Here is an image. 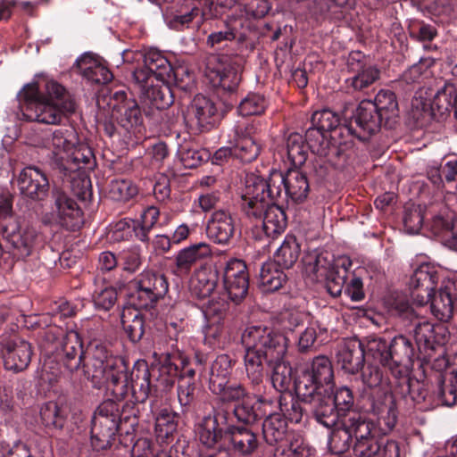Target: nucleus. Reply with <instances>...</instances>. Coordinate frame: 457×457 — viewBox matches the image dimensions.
<instances>
[{
    "mask_svg": "<svg viewBox=\"0 0 457 457\" xmlns=\"http://www.w3.org/2000/svg\"><path fill=\"white\" fill-rule=\"evenodd\" d=\"M89 362L86 374L95 386H103L112 389L117 399L127 395L129 388L137 403H145L151 391L150 372L145 361H137L133 366L130 378L124 359L112 354L107 346L92 341L88 345Z\"/></svg>",
    "mask_w": 457,
    "mask_h": 457,
    "instance_id": "obj_1",
    "label": "nucleus"
},
{
    "mask_svg": "<svg viewBox=\"0 0 457 457\" xmlns=\"http://www.w3.org/2000/svg\"><path fill=\"white\" fill-rule=\"evenodd\" d=\"M18 96L21 111L29 121L57 125L76 110V104L66 89L53 79L29 83Z\"/></svg>",
    "mask_w": 457,
    "mask_h": 457,
    "instance_id": "obj_2",
    "label": "nucleus"
},
{
    "mask_svg": "<svg viewBox=\"0 0 457 457\" xmlns=\"http://www.w3.org/2000/svg\"><path fill=\"white\" fill-rule=\"evenodd\" d=\"M245 347L244 366L246 377L255 390L257 401L262 402V388L265 375L264 362L284 360L288 340L282 333L268 327L251 326L242 335Z\"/></svg>",
    "mask_w": 457,
    "mask_h": 457,
    "instance_id": "obj_3",
    "label": "nucleus"
},
{
    "mask_svg": "<svg viewBox=\"0 0 457 457\" xmlns=\"http://www.w3.org/2000/svg\"><path fill=\"white\" fill-rule=\"evenodd\" d=\"M242 208L252 220L250 232L255 240L275 238L284 232L287 227V216L284 210L275 204H262L259 209L254 204L242 201Z\"/></svg>",
    "mask_w": 457,
    "mask_h": 457,
    "instance_id": "obj_4",
    "label": "nucleus"
},
{
    "mask_svg": "<svg viewBox=\"0 0 457 457\" xmlns=\"http://www.w3.org/2000/svg\"><path fill=\"white\" fill-rule=\"evenodd\" d=\"M283 194L286 195L285 175L278 170H272L268 179L255 174L246 176L242 201L247 204H255V208L260 209L262 204H273Z\"/></svg>",
    "mask_w": 457,
    "mask_h": 457,
    "instance_id": "obj_5",
    "label": "nucleus"
},
{
    "mask_svg": "<svg viewBox=\"0 0 457 457\" xmlns=\"http://www.w3.org/2000/svg\"><path fill=\"white\" fill-rule=\"evenodd\" d=\"M12 209L10 200H4L0 204V232L21 255L28 256L34 248L37 232L29 226L21 228L18 220L12 215Z\"/></svg>",
    "mask_w": 457,
    "mask_h": 457,
    "instance_id": "obj_6",
    "label": "nucleus"
},
{
    "mask_svg": "<svg viewBox=\"0 0 457 457\" xmlns=\"http://www.w3.org/2000/svg\"><path fill=\"white\" fill-rule=\"evenodd\" d=\"M119 406L112 401L100 404L94 415L91 428V444L96 450H104L111 446L119 428Z\"/></svg>",
    "mask_w": 457,
    "mask_h": 457,
    "instance_id": "obj_7",
    "label": "nucleus"
},
{
    "mask_svg": "<svg viewBox=\"0 0 457 457\" xmlns=\"http://www.w3.org/2000/svg\"><path fill=\"white\" fill-rule=\"evenodd\" d=\"M112 118L123 130L124 138H131L141 132L143 114L137 102L128 97L124 91H117L110 101Z\"/></svg>",
    "mask_w": 457,
    "mask_h": 457,
    "instance_id": "obj_8",
    "label": "nucleus"
},
{
    "mask_svg": "<svg viewBox=\"0 0 457 457\" xmlns=\"http://www.w3.org/2000/svg\"><path fill=\"white\" fill-rule=\"evenodd\" d=\"M136 292L133 295L137 302L134 304L137 309H146L160 298L163 297L169 290V283L163 274L151 270H144L133 281Z\"/></svg>",
    "mask_w": 457,
    "mask_h": 457,
    "instance_id": "obj_9",
    "label": "nucleus"
},
{
    "mask_svg": "<svg viewBox=\"0 0 457 457\" xmlns=\"http://www.w3.org/2000/svg\"><path fill=\"white\" fill-rule=\"evenodd\" d=\"M205 75L213 87L233 92L241 79L240 65L228 56H212L208 59Z\"/></svg>",
    "mask_w": 457,
    "mask_h": 457,
    "instance_id": "obj_10",
    "label": "nucleus"
},
{
    "mask_svg": "<svg viewBox=\"0 0 457 457\" xmlns=\"http://www.w3.org/2000/svg\"><path fill=\"white\" fill-rule=\"evenodd\" d=\"M54 204L51 212L44 218L46 223H55L68 229H75L82 222V212L77 203L61 190L53 192Z\"/></svg>",
    "mask_w": 457,
    "mask_h": 457,
    "instance_id": "obj_11",
    "label": "nucleus"
},
{
    "mask_svg": "<svg viewBox=\"0 0 457 457\" xmlns=\"http://www.w3.org/2000/svg\"><path fill=\"white\" fill-rule=\"evenodd\" d=\"M145 66L134 71L133 77L138 85L147 87L149 80L164 82L170 78L172 68L167 58L157 49L151 48L144 54Z\"/></svg>",
    "mask_w": 457,
    "mask_h": 457,
    "instance_id": "obj_12",
    "label": "nucleus"
},
{
    "mask_svg": "<svg viewBox=\"0 0 457 457\" xmlns=\"http://www.w3.org/2000/svg\"><path fill=\"white\" fill-rule=\"evenodd\" d=\"M223 282L228 297L239 303L247 294L249 276L246 264L240 259H230L224 268Z\"/></svg>",
    "mask_w": 457,
    "mask_h": 457,
    "instance_id": "obj_13",
    "label": "nucleus"
},
{
    "mask_svg": "<svg viewBox=\"0 0 457 457\" xmlns=\"http://www.w3.org/2000/svg\"><path fill=\"white\" fill-rule=\"evenodd\" d=\"M238 230L237 216L229 210L219 209L213 212L207 222L208 237L219 245H228Z\"/></svg>",
    "mask_w": 457,
    "mask_h": 457,
    "instance_id": "obj_14",
    "label": "nucleus"
},
{
    "mask_svg": "<svg viewBox=\"0 0 457 457\" xmlns=\"http://www.w3.org/2000/svg\"><path fill=\"white\" fill-rule=\"evenodd\" d=\"M347 68L354 73L346 80L348 87L355 91H361L375 83L380 77L379 69L367 62L361 52H352L347 59Z\"/></svg>",
    "mask_w": 457,
    "mask_h": 457,
    "instance_id": "obj_15",
    "label": "nucleus"
},
{
    "mask_svg": "<svg viewBox=\"0 0 457 457\" xmlns=\"http://www.w3.org/2000/svg\"><path fill=\"white\" fill-rule=\"evenodd\" d=\"M185 119L191 127L200 131L209 130L217 121L218 110L210 98L196 95L187 106Z\"/></svg>",
    "mask_w": 457,
    "mask_h": 457,
    "instance_id": "obj_16",
    "label": "nucleus"
},
{
    "mask_svg": "<svg viewBox=\"0 0 457 457\" xmlns=\"http://www.w3.org/2000/svg\"><path fill=\"white\" fill-rule=\"evenodd\" d=\"M43 144L60 168L78 145V135L72 128L57 129L44 138Z\"/></svg>",
    "mask_w": 457,
    "mask_h": 457,
    "instance_id": "obj_17",
    "label": "nucleus"
},
{
    "mask_svg": "<svg viewBox=\"0 0 457 457\" xmlns=\"http://www.w3.org/2000/svg\"><path fill=\"white\" fill-rule=\"evenodd\" d=\"M253 126L248 123H238L233 129V139L228 144H233L235 158L243 162H250L257 158L260 154V145L252 136Z\"/></svg>",
    "mask_w": 457,
    "mask_h": 457,
    "instance_id": "obj_18",
    "label": "nucleus"
},
{
    "mask_svg": "<svg viewBox=\"0 0 457 457\" xmlns=\"http://www.w3.org/2000/svg\"><path fill=\"white\" fill-rule=\"evenodd\" d=\"M371 412L377 417V426L382 434L393 430L397 421V408L391 392L372 397Z\"/></svg>",
    "mask_w": 457,
    "mask_h": 457,
    "instance_id": "obj_19",
    "label": "nucleus"
},
{
    "mask_svg": "<svg viewBox=\"0 0 457 457\" xmlns=\"http://www.w3.org/2000/svg\"><path fill=\"white\" fill-rule=\"evenodd\" d=\"M18 185L21 193L33 200L43 199L49 189L46 175L38 168L32 166L26 167L21 170Z\"/></svg>",
    "mask_w": 457,
    "mask_h": 457,
    "instance_id": "obj_20",
    "label": "nucleus"
},
{
    "mask_svg": "<svg viewBox=\"0 0 457 457\" xmlns=\"http://www.w3.org/2000/svg\"><path fill=\"white\" fill-rule=\"evenodd\" d=\"M334 256L328 252L312 251L303 259L304 272L312 280L326 282L328 290V282L333 278Z\"/></svg>",
    "mask_w": 457,
    "mask_h": 457,
    "instance_id": "obj_21",
    "label": "nucleus"
},
{
    "mask_svg": "<svg viewBox=\"0 0 457 457\" xmlns=\"http://www.w3.org/2000/svg\"><path fill=\"white\" fill-rule=\"evenodd\" d=\"M76 64L79 73L89 82L106 84L113 78L104 61L96 54H83L76 60Z\"/></svg>",
    "mask_w": 457,
    "mask_h": 457,
    "instance_id": "obj_22",
    "label": "nucleus"
},
{
    "mask_svg": "<svg viewBox=\"0 0 457 457\" xmlns=\"http://www.w3.org/2000/svg\"><path fill=\"white\" fill-rule=\"evenodd\" d=\"M365 350L360 342L350 340L345 342L337 353V362L346 373L356 374L363 368Z\"/></svg>",
    "mask_w": 457,
    "mask_h": 457,
    "instance_id": "obj_23",
    "label": "nucleus"
},
{
    "mask_svg": "<svg viewBox=\"0 0 457 457\" xmlns=\"http://www.w3.org/2000/svg\"><path fill=\"white\" fill-rule=\"evenodd\" d=\"M32 351L29 342L15 338L6 344L4 366L16 372L24 370L29 364Z\"/></svg>",
    "mask_w": 457,
    "mask_h": 457,
    "instance_id": "obj_24",
    "label": "nucleus"
},
{
    "mask_svg": "<svg viewBox=\"0 0 457 457\" xmlns=\"http://www.w3.org/2000/svg\"><path fill=\"white\" fill-rule=\"evenodd\" d=\"M82 342L75 331L68 332L62 341V349L58 358L62 360L64 367L71 372L77 370L82 361Z\"/></svg>",
    "mask_w": 457,
    "mask_h": 457,
    "instance_id": "obj_25",
    "label": "nucleus"
},
{
    "mask_svg": "<svg viewBox=\"0 0 457 457\" xmlns=\"http://www.w3.org/2000/svg\"><path fill=\"white\" fill-rule=\"evenodd\" d=\"M309 129H315L334 136L344 135L345 133L348 135L355 134L352 125L340 126L339 116L328 109L315 112L312 116V127Z\"/></svg>",
    "mask_w": 457,
    "mask_h": 457,
    "instance_id": "obj_26",
    "label": "nucleus"
},
{
    "mask_svg": "<svg viewBox=\"0 0 457 457\" xmlns=\"http://www.w3.org/2000/svg\"><path fill=\"white\" fill-rule=\"evenodd\" d=\"M217 279V271L206 265L200 266L190 279L191 294L199 299L210 296L216 287Z\"/></svg>",
    "mask_w": 457,
    "mask_h": 457,
    "instance_id": "obj_27",
    "label": "nucleus"
},
{
    "mask_svg": "<svg viewBox=\"0 0 457 457\" xmlns=\"http://www.w3.org/2000/svg\"><path fill=\"white\" fill-rule=\"evenodd\" d=\"M211 255L212 248L207 243H198L185 247L179 251L175 258L177 272L187 274L196 262Z\"/></svg>",
    "mask_w": 457,
    "mask_h": 457,
    "instance_id": "obj_28",
    "label": "nucleus"
},
{
    "mask_svg": "<svg viewBox=\"0 0 457 457\" xmlns=\"http://www.w3.org/2000/svg\"><path fill=\"white\" fill-rule=\"evenodd\" d=\"M142 94L143 102L150 108L163 110L173 103V96L170 87L162 82L154 84V80H149L147 87L138 85Z\"/></svg>",
    "mask_w": 457,
    "mask_h": 457,
    "instance_id": "obj_29",
    "label": "nucleus"
},
{
    "mask_svg": "<svg viewBox=\"0 0 457 457\" xmlns=\"http://www.w3.org/2000/svg\"><path fill=\"white\" fill-rule=\"evenodd\" d=\"M367 356L370 360V364H380L387 368L395 378L402 377V371L396 370L393 366L389 343L382 337H375L369 340L367 344Z\"/></svg>",
    "mask_w": 457,
    "mask_h": 457,
    "instance_id": "obj_30",
    "label": "nucleus"
},
{
    "mask_svg": "<svg viewBox=\"0 0 457 457\" xmlns=\"http://www.w3.org/2000/svg\"><path fill=\"white\" fill-rule=\"evenodd\" d=\"M228 441L233 451L240 455H251L258 448L259 442L256 435L247 428H228Z\"/></svg>",
    "mask_w": 457,
    "mask_h": 457,
    "instance_id": "obj_31",
    "label": "nucleus"
},
{
    "mask_svg": "<svg viewBox=\"0 0 457 457\" xmlns=\"http://www.w3.org/2000/svg\"><path fill=\"white\" fill-rule=\"evenodd\" d=\"M454 283L447 281L431 299V312L440 321L447 322L453 317V302L452 289Z\"/></svg>",
    "mask_w": 457,
    "mask_h": 457,
    "instance_id": "obj_32",
    "label": "nucleus"
},
{
    "mask_svg": "<svg viewBox=\"0 0 457 457\" xmlns=\"http://www.w3.org/2000/svg\"><path fill=\"white\" fill-rule=\"evenodd\" d=\"M354 122L367 134L375 133L384 123L381 114H378L376 106L370 100H363L360 103L354 114Z\"/></svg>",
    "mask_w": 457,
    "mask_h": 457,
    "instance_id": "obj_33",
    "label": "nucleus"
},
{
    "mask_svg": "<svg viewBox=\"0 0 457 457\" xmlns=\"http://www.w3.org/2000/svg\"><path fill=\"white\" fill-rule=\"evenodd\" d=\"M295 391L297 397L305 403L312 404L317 401L324 400L329 392L318 385V382L304 371L295 381Z\"/></svg>",
    "mask_w": 457,
    "mask_h": 457,
    "instance_id": "obj_34",
    "label": "nucleus"
},
{
    "mask_svg": "<svg viewBox=\"0 0 457 457\" xmlns=\"http://www.w3.org/2000/svg\"><path fill=\"white\" fill-rule=\"evenodd\" d=\"M204 19V13L196 5L181 7L171 17L167 19L168 26L176 30L189 28H199Z\"/></svg>",
    "mask_w": 457,
    "mask_h": 457,
    "instance_id": "obj_35",
    "label": "nucleus"
},
{
    "mask_svg": "<svg viewBox=\"0 0 457 457\" xmlns=\"http://www.w3.org/2000/svg\"><path fill=\"white\" fill-rule=\"evenodd\" d=\"M95 165L91 148L78 141V145L71 151L69 157L62 162L60 169L72 173L82 169H92Z\"/></svg>",
    "mask_w": 457,
    "mask_h": 457,
    "instance_id": "obj_36",
    "label": "nucleus"
},
{
    "mask_svg": "<svg viewBox=\"0 0 457 457\" xmlns=\"http://www.w3.org/2000/svg\"><path fill=\"white\" fill-rule=\"evenodd\" d=\"M285 175L286 196L292 201L303 202L309 193V182L305 173L297 168L289 169Z\"/></svg>",
    "mask_w": 457,
    "mask_h": 457,
    "instance_id": "obj_37",
    "label": "nucleus"
},
{
    "mask_svg": "<svg viewBox=\"0 0 457 457\" xmlns=\"http://www.w3.org/2000/svg\"><path fill=\"white\" fill-rule=\"evenodd\" d=\"M393 366L403 373V367L412 364L414 349L411 342L404 336H396L389 343Z\"/></svg>",
    "mask_w": 457,
    "mask_h": 457,
    "instance_id": "obj_38",
    "label": "nucleus"
},
{
    "mask_svg": "<svg viewBox=\"0 0 457 457\" xmlns=\"http://www.w3.org/2000/svg\"><path fill=\"white\" fill-rule=\"evenodd\" d=\"M304 372L312 377L318 385L322 386L326 391L331 393L334 386V371L332 363L328 357L324 355L315 357L310 368Z\"/></svg>",
    "mask_w": 457,
    "mask_h": 457,
    "instance_id": "obj_39",
    "label": "nucleus"
},
{
    "mask_svg": "<svg viewBox=\"0 0 457 457\" xmlns=\"http://www.w3.org/2000/svg\"><path fill=\"white\" fill-rule=\"evenodd\" d=\"M287 276L274 262H265L260 271V287L264 292H275L287 282Z\"/></svg>",
    "mask_w": 457,
    "mask_h": 457,
    "instance_id": "obj_40",
    "label": "nucleus"
},
{
    "mask_svg": "<svg viewBox=\"0 0 457 457\" xmlns=\"http://www.w3.org/2000/svg\"><path fill=\"white\" fill-rule=\"evenodd\" d=\"M372 104L376 106L378 114H381V119L386 126L391 127V120L398 117V102L394 92L381 89L378 92Z\"/></svg>",
    "mask_w": 457,
    "mask_h": 457,
    "instance_id": "obj_41",
    "label": "nucleus"
},
{
    "mask_svg": "<svg viewBox=\"0 0 457 457\" xmlns=\"http://www.w3.org/2000/svg\"><path fill=\"white\" fill-rule=\"evenodd\" d=\"M431 232L441 237L450 248L454 249V242L457 241V220H454L452 214L436 215L428 224Z\"/></svg>",
    "mask_w": 457,
    "mask_h": 457,
    "instance_id": "obj_42",
    "label": "nucleus"
},
{
    "mask_svg": "<svg viewBox=\"0 0 457 457\" xmlns=\"http://www.w3.org/2000/svg\"><path fill=\"white\" fill-rule=\"evenodd\" d=\"M300 245L293 235H287L274 253V262L283 269L291 268L298 260Z\"/></svg>",
    "mask_w": 457,
    "mask_h": 457,
    "instance_id": "obj_43",
    "label": "nucleus"
},
{
    "mask_svg": "<svg viewBox=\"0 0 457 457\" xmlns=\"http://www.w3.org/2000/svg\"><path fill=\"white\" fill-rule=\"evenodd\" d=\"M352 267V261L345 255H341L333 261V278L328 282V293L332 296H338L346 283L347 274Z\"/></svg>",
    "mask_w": 457,
    "mask_h": 457,
    "instance_id": "obj_44",
    "label": "nucleus"
},
{
    "mask_svg": "<svg viewBox=\"0 0 457 457\" xmlns=\"http://www.w3.org/2000/svg\"><path fill=\"white\" fill-rule=\"evenodd\" d=\"M361 381L366 388L377 392L381 395L385 392H390L389 381L383 370L377 365L370 364L361 372Z\"/></svg>",
    "mask_w": 457,
    "mask_h": 457,
    "instance_id": "obj_45",
    "label": "nucleus"
},
{
    "mask_svg": "<svg viewBox=\"0 0 457 457\" xmlns=\"http://www.w3.org/2000/svg\"><path fill=\"white\" fill-rule=\"evenodd\" d=\"M262 433L269 445L278 444L286 436L287 421L279 413L270 414L262 423Z\"/></svg>",
    "mask_w": 457,
    "mask_h": 457,
    "instance_id": "obj_46",
    "label": "nucleus"
},
{
    "mask_svg": "<svg viewBox=\"0 0 457 457\" xmlns=\"http://www.w3.org/2000/svg\"><path fill=\"white\" fill-rule=\"evenodd\" d=\"M316 420L325 428H330L338 421L339 411L335 407L330 394L324 395V400L312 403Z\"/></svg>",
    "mask_w": 457,
    "mask_h": 457,
    "instance_id": "obj_47",
    "label": "nucleus"
},
{
    "mask_svg": "<svg viewBox=\"0 0 457 457\" xmlns=\"http://www.w3.org/2000/svg\"><path fill=\"white\" fill-rule=\"evenodd\" d=\"M288 161L295 168L303 165L308 157V149L303 136L299 133L290 134L286 142Z\"/></svg>",
    "mask_w": 457,
    "mask_h": 457,
    "instance_id": "obj_48",
    "label": "nucleus"
},
{
    "mask_svg": "<svg viewBox=\"0 0 457 457\" xmlns=\"http://www.w3.org/2000/svg\"><path fill=\"white\" fill-rule=\"evenodd\" d=\"M306 143L311 151L320 156H327L336 142V136L308 129L305 134Z\"/></svg>",
    "mask_w": 457,
    "mask_h": 457,
    "instance_id": "obj_49",
    "label": "nucleus"
},
{
    "mask_svg": "<svg viewBox=\"0 0 457 457\" xmlns=\"http://www.w3.org/2000/svg\"><path fill=\"white\" fill-rule=\"evenodd\" d=\"M237 9L235 20H238L239 25L243 26L242 20L262 18L269 12L270 5L266 0H240Z\"/></svg>",
    "mask_w": 457,
    "mask_h": 457,
    "instance_id": "obj_50",
    "label": "nucleus"
},
{
    "mask_svg": "<svg viewBox=\"0 0 457 457\" xmlns=\"http://www.w3.org/2000/svg\"><path fill=\"white\" fill-rule=\"evenodd\" d=\"M231 359L227 354L219 355L212 362L210 375V388L220 387L228 384L231 374Z\"/></svg>",
    "mask_w": 457,
    "mask_h": 457,
    "instance_id": "obj_51",
    "label": "nucleus"
},
{
    "mask_svg": "<svg viewBox=\"0 0 457 457\" xmlns=\"http://www.w3.org/2000/svg\"><path fill=\"white\" fill-rule=\"evenodd\" d=\"M437 280L436 269L428 263H423L415 270L411 278L410 286L412 289L434 290Z\"/></svg>",
    "mask_w": 457,
    "mask_h": 457,
    "instance_id": "obj_52",
    "label": "nucleus"
},
{
    "mask_svg": "<svg viewBox=\"0 0 457 457\" xmlns=\"http://www.w3.org/2000/svg\"><path fill=\"white\" fill-rule=\"evenodd\" d=\"M352 439L348 420H346L342 427L337 428L330 434L328 439L330 454L344 455L343 453L349 449Z\"/></svg>",
    "mask_w": 457,
    "mask_h": 457,
    "instance_id": "obj_53",
    "label": "nucleus"
},
{
    "mask_svg": "<svg viewBox=\"0 0 457 457\" xmlns=\"http://www.w3.org/2000/svg\"><path fill=\"white\" fill-rule=\"evenodd\" d=\"M121 323L125 332L132 342H137L144 335V320L138 310L128 313L124 312L121 315Z\"/></svg>",
    "mask_w": 457,
    "mask_h": 457,
    "instance_id": "obj_54",
    "label": "nucleus"
},
{
    "mask_svg": "<svg viewBox=\"0 0 457 457\" xmlns=\"http://www.w3.org/2000/svg\"><path fill=\"white\" fill-rule=\"evenodd\" d=\"M271 369V383L273 387L278 392H284L288 389L291 383V367L284 360L267 364Z\"/></svg>",
    "mask_w": 457,
    "mask_h": 457,
    "instance_id": "obj_55",
    "label": "nucleus"
},
{
    "mask_svg": "<svg viewBox=\"0 0 457 457\" xmlns=\"http://www.w3.org/2000/svg\"><path fill=\"white\" fill-rule=\"evenodd\" d=\"M157 413L155 432L158 436L167 438L177 429L178 415L168 408H162Z\"/></svg>",
    "mask_w": 457,
    "mask_h": 457,
    "instance_id": "obj_56",
    "label": "nucleus"
},
{
    "mask_svg": "<svg viewBox=\"0 0 457 457\" xmlns=\"http://www.w3.org/2000/svg\"><path fill=\"white\" fill-rule=\"evenodd\" d=\"M416 344L420 349H432L436 343L435 327L427 320H422L415 324L413 330Z\"/></svg>",
    "mask_w": 457,
    "mask_h": 457,
    "instance_id": "obj_57",
    "label": "nucleus"
},
{
    "mask_svg": "<svg viewBox=\"0 0 457 457\" xmlns=\"http://www.w3.org/2000/svg\"><path fill=\"white\" fill-rule=\"evenodd\" d=\"M222 430L213 423L211 415L204 417L197 428L200 442L207 447H212L220 439Z\"/></svg>",
    "mask_w": 457,
    "mask_h": 457,
    "instance_id": "obj_58",
    "label": "nucleus"
},
{
    "mask_svg": "<svg viewBox=\"0 0 457 457\" xmlns=\"http://www.w3.org/2000/svg\"><path fill=\"white\" fill-rule=\"evenodd\" d=\"M40 418L47 428H62L64 426V412L54 402H48L41 407Z\"/></svg>",
    "mask_w": 457,
    "mask_h": 457,
    "instance_id": "obj_59",
    "label": "nucleus"
},
{
    "mask_svg": "<svg viewBox=\"0 0 457 457\" xmlns=\"http://www.w3.org/2000/svg\"><path fill=\"white\" fill-rule=\"evenodd\" d=\"M137 227L136 221L129 219H122L112 225L108 237L112 242L130 240L134 236L137 237Z\"/></svg>",
    "mask_w": 457,
    "mask_h": 457,
    "instance_id": "obj_60",
    "label": "nucleus"
},
{
    "mask_svg": "<svg viewBox=\"0 0 457 457\" xmlns=\"http://www.w3.org/2000/svg\"><path fill=\"white\" fill-rule=\"evenodd\" d=\"M160 212L155 206L147 207L141 214V220L136 221L137 230V238L142 242H146L149 239V232L156 224L159 219Z\"/></svg>",
    "mask_w": 457,
    "mask_h": 457,
    "instance_id": "obj_61",
    "label": "nucleus"
},
{
    "mask_svg": "<svg viewBox=\"0 0 457 457\" xmlns=\"http://www.w3.org/2000/svg\"><path fill=\"white\" fill-rule=\"evenodd\" d=\"M137 187L129 179H114L109 186V196L114 201H129L137 195Z\"/></svg>",
    "mask_w": 457,
    "mask_h": 457,
    "instance_id": "obj_62",
    "label": "nucleus"
},
{
    "mask_svg": "<svg viewBox=\"0 0 457 457\" xmlns=\"http://www.w3.org/2000/svg\"><path fill=\"white\" fill-rule=\"evenodd\" d=\"M455 87L449 82H444L434 96L432 104L441 112H448L454 108L455 104Z\"/></svg>",
    "mask_w": 457,
    "mask_h": 457,
    "instance_id": "obj_63",
    "label": "nucleus"
},
{
    "mask_svg": "<svg viewBox=\"0 0 457 457\" xmlns=\"http://www.w3.org/2000/svg\"><path fill=\"white\" fill-rule=\"evenodd\" d=\"M228 303L224 299H212L208 301L204 310L205 321L218 324L224 322L228 315Z\"/></svg>",
    "mask_w": 457,
    "mask_h": 457,
    "instance_id": "obj_64",
    "label": "nucleus"
}]
</instances>
